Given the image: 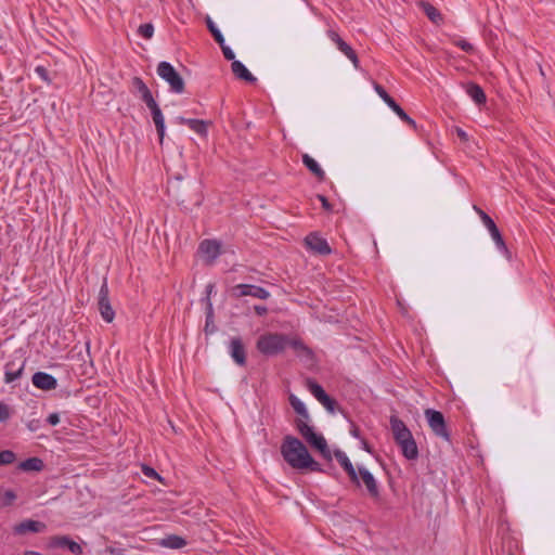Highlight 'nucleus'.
<instances>
[{"label": "nucleus", "instance_id": "f257e3e1", "mask_svg": "<svg viewBox=\"0 0 555 555\" xmlns=\"http://www.w3.org/2000/svg\"><path fill=\"white\" fill-rule=\"evenodd\" d=\"M284 461L294 469L322 472L321 464L312 459L307 447L296 437L287 435L281 444Z\"/></svg>", "mask_w": 555, "mask_h": 555}, {"label": "nucleus", "instance_id": "f03ea898", "mask_svg": "<svg viewBox=\"0 0 555 555\" xmlns=\"http://www.w3.org/2000/svg\"><path fill=\"white\" fill-rule=\"evenodd\" d=\"M335 459L347 473L350 481L353 485L360 487L362 481L366 488L367 494L372 499H379V487L371 472H369L364 466H358V469H356L353 464L351 463V461L344 451H335Z\"/></svg>", "mask_w": 555, "mask_h": 555}, {"label": "nucleus", "instance_id": "7ed1b4c3", "mask_svg": "<svg viewBox=\"0 0 555 555\" xmlns=\"http://www.w3.org/2000/svg\"><path fill=\"white\" fill-rule=\"evenodd\" d=\"M288 347V336L281 333H264L256 343L257 350L266 357L282 353Z\"/></svg>", "mask_w": 555, "mask_h": 555}, {"label": "nucleus", "instance_id": "20e7f679", "mask_svg": "<svg viewBox=\"0 0 555 555\" xmlns=\"http://www.w3.org/2000/svg\"><path fill=\"white\" fill-rule=\"evenodd\" d=\"M309 418L298 417L295 422L296 429L301 435V437L313 448H315L320 453L326 457H331V452L328 450L326 440L322 435L314 433L313 427L309 425Z\"/></svg>", "mask_w": 555, "mask_h": 555}, {"label": "nucleus", "instance_id": "39448f33", "mask_svg": "<svg viewBox=\"0 0 555 555\" xmlns=\"http://www.w3.org/2000/svg\"><path fill=\"white\" fill-rule=\"evenodd\" d=\"M157 74L169 85L171 92L177 94L184 92L183 78L169 62H160L157 66Z\"/></svg>", "mask_w": 555, "mask_h": 555}, {"label": "nucleus", "instance_id": "423d86ee", "mask_svg": "<svg viewBox=\"0 0 555 555\" xmlns=\"http://www.w3.org/2000/svg\"><path fill=\"white\" fill-rule=\"evenodd\" d=\"M424 414L433 433L449 442L451 440V435L447 428L443 414L434 409L425 410Z\"/></svg>", "mask_w": 555, "mask_h": 555}, {"label": "nucleus", "instance_id": "0eeeda50", "mask_svg": "<svg viewBox=\"0 0 555 555\" xmlns=\"http://www.w3.org/2000/svg\"><path fill=\"white\" fill-rule=\"evenodd\" d=\"M231 297L233 298H242L245 296H250L257 299L267 300L270 298V292L266 288L254 285V284H237L234 285L230 291Z\"/></svg>", "mask_w": 555, "mask_h": 555}, {"label": "nucleus", "instance_id": "6e6552de", "mask_svg": "<svg viewBox=\"0 0 555 555\" xmlns=\"http://www.w3.org/2000/svg\"><path fill=\"white\" fill-rule=\"evenodd\" d=\"M109 291L106 280L102 283L100 291H99V297H98V306L99 311L103 320L107 323L113 322L115 318V311L111 305L109 301Z\"/></svg>", "mask_w": 555, "mask_h": 555}, {"label": "nucleus", "instance_id": "1a4fd4ad", "mask_svg": "<svg viewBox=\"0 0 555 555\" xmlns=\"http://www.w3.org/2000/svg\"><path fill=\"white\" fill-rule=\"evenodd\" d=\"M307 388L314 398L331 413L335 411L336 401L332 399L323 387L313 379H307Z\"/></svg>", "mask_w": 555, "mask_h": 555}, {"label": "nucleus", "instance_id": "9d476101", "mask_svg": "<svg viewBox=\"0 0 555 555\" xmlns=\"http://www.w3.org/2000/svg\"><path fill=\"white\" fill-rule=\"evenodd\" d=\"M327 37L336 44L337 49L348 57L354 67H359V59L356 51L333 29L327 30Z\"/></svg>", "mask_w": 555, "mask_h": 555}, {"label": "nucleus", "instance_id": "9b49d317", "mask_svg": "<svg viewBox=\"0 0 555 555\" xmlns=\"http://www.w3.org/2000/svg\"><path fill=\"white\" fill-rule=\"evenodd\" d=\"M305 244L310 250L319 255H330L332 253L327 241L317 233L308 234Z\"/></svg>", "mask_w": 555, "mask_h": 555}, {"label": "nucleus", "instance_id": "f8f14e48", "mask_svg": "<svg viewBox=\"0 0 555 555\" xmlns=\"http://www.w3.org/2000/svg\"><path fill=\"white\" fill-rule=\"evenodd\" d=\"M228 349L231 358L237 365H246V349L241 337H232Z\"/></svg>", "mask_w": 555, "mask_h": 555}, {"label": "nucleus", "instance_id": "ddd939ff", "mask_svg": "<svg viewBox=\"0 0 555 555\" xmlns=\"http://www.w3.org/2000/svg\"><path fill=\"white\" fill-rule=\"evenodd\" d=\"M390 427L397 444L413 437L411 430L406 427L404 422L395 415L390 417Z\"/></svg>", "mask_w": 555, "mask_h": 555}, {"label": "nucleus", "instance_id": "4468645a", "mask_svg": "<svg viewBox=\"0 0 555 555\" xmlns=\"http://www.w3.org/2000/svg\"><path fill=\"white\" fill-rule=\"evenodd\" d=\"M176 121L179 125H185L188 126L192 131L197 133L198 135L206 138L208 134V126L209 122L203 119H195V118H185L182 116H179L176 118Z\"/></svg>", "mask_w": 555, "mask_h": 555}, {"label": "nucleus", "instance_id": "2eb2a0df", "mask_svg": "<svg viewBox=\"0 0 555 555\" xmlns=\"http://www.w3.org/2000/svg\"><path fill=\"white\" fill-rule=\"evenodd\" d=\"M31 382L36 388L41 390H53L57 387L56 378L46 372H36Z\"/></svg>", "mask_w": 555, "mask_h": 555}, {"label": "nucleus", "instance_id": "dca6fc26", "mask_svg": "<svg viewBox=\"0 0 555 555\" xmlns=\"http://www.w3.org/2000/svg\"><path fill=\"white\" fill-rule=\"evenodd\" d=\"M221 245L216 240H204L199 244V251L209 263H212L220 255Z\"/></svg>", "mask_w": 555, "mask_h": 555}, {"label": "nucleus", "instance_id": "f3484780", "mask_svg": "<svg viewBox=\"0 0 555 555\" xmlns=\"http://www.w3.org/2000/svg\"><path fill=\"white\" fill-rule=\"evenodd\" d=\"M47 526L44 522L33 520V519H26L21 521L20 524L15 525L13 528V532L15 534L22 535L27 532H43L46 530Z\"/></svg>", "mask_w": 555, "mask_h": 555}, {"label": "nucleus", "instance_id": "a211bd4d", "mask_svg": "<svg viewBox=\"0 0 555 555\" xmlns=\"http://www.w3.org/2000/svg\"><path fill=\"white\" fill-rule=\"evenodd\" d=\"M131 92L139 95L140 99L147 105L154 100L153 94L146 83L140 77H133L131 80Z\"/></svg>", "mask_w": 555, "mask_h": 555}, {"label": "nucleus", "instance_id": "6ab92c4d", "mask_svg": "<svg viewBox=\"0 0 555 555\" xmlns=\"http://www.w3.org/2000/svg\"><path fill=\"white\" fill-rule=\"evenodd\" d=\"M150 111H151V114H152V118H153V121L155 124V127H156V130H157V134H158V138H159V143L162 144L163 141H164V137H165V118H164V115L157 104L156 101H153L152 103H149L146 105Z\"/></svg>", "mask_w": 555, "mask_h": 555}, {"label": "nucleus", "instance_id": "aec40b11", "mask_svg": "<svg viewBox=\"0 0 555 555\" xmlns=\"http://www.w3.org/2000/svg\"><path fill=\"white\" fill-rule=\"evenodd\" d=\"M231 69L234 76L241 80L247 81L249 83L257 81V78L246 68V66L241 61H233L231 64Z\"/></svg>", "mask_w": 555, "mask_h": 555}, {"label": "nucleus", "instance_id": "412c9836", "mask_svg": "<svg viewBox=\"0 0 555 555\" xmlns=\"http://www.w3.org/2000/svg\"><path fill=\"white\" fill-rule=\"evenodd\" d=\"M25 363L22 362L18 365L14 361H10L5 364L4 382L11 384L18 379L24 371Z\"/></svg>", "mask_w": 555, "mask_h": 555}, {"label": "nucleus", "instance_id": "4be33fe9", "mask_svg": "<svg viewBox=\"0 0 555 555\" xmlns=\"http://www.w3.org/2000/svg\"><path fill=\"white\" fill-rule=\"evenodd\" d=\"M402 452V455L410 461L416 460L418 457V449L415 442V439L411 437L410 439L402 441L398 444Z\"/></svg>", "mask_w": 555, "mask_h": 555}, {"label": "nucleus", "instance_id": "5701e85b", "mask_svg": "<svg viewBox=\"0 0 555 555\" xmlns=\"http://www.w3.org/2000/svg\"><path fill=\"white\" fill-rule=\"evenodd\" d=\"M466 93L477 105H483L487 101V96L483 89L477 83H467Z\"/></svg>", "mask_w": 555, "mask_h": 555}, {"label": "nucleus", "instance_id": "b1692460", "mask_svg": "<svg viewBox=\"0 0 555 555\" xmlns=\"http://www.w3.org/2000/svg\"><path fill=\"white\" fill-rule=\"evenodd\" d=\"M301 159L304 165L317 177L318 180L323 181L325 179L324 170L313 157L309 154H304Z\"/></svg>", "mask_w": 555, "mask_h": 555}, {"label": "nucleus", "instance_id": "393cba45", "mask_svg": "<svg viewBox=\"0 0 555 555\" xmlns=\"http://www.w3.org/2000/svg\"><path fill=\"white\" fill-rule=\"evenodd\" d=\"M43 467V461L39 457H29L18 464V468L23 472H40Z\"/></svg>", "mask_w": 555, "mask_h": 555}, {"label": "nucleus", "instance_id": "a878e982", "mask_svg": "<svg viewBox=\"0 0 555 555\" xmlns=\"http://www.w3.org/2000/svg\"><path fill=\"white\" fill-rule=\"evenodd\" d=\"M422 8L426 16L434 23L438 24L442 21V15L438 9L428 2H423Z\"/></svg>", "mask_w": 555, "mask_h": 555}, {"label": "nucleus", "instance_id": "bb28decb", "mask_svg": "<svg viewBox=\"0 0 555 555\" xmlns=\"http://www.w3.org/2000/svg\"><path fill=\"white\" fill-rule=\"evenodd\" d=\"M490 233V236L491 238L493 240V242L495 243V246L496 248L503 253L505 256H509V250L503 240V236L499 230V228L492 230L489 232Z\"/></svg>", "mask_w": 555, "mask_h": 555}, {"label": "nucleus", "instance_id": "cd10ccee", "mask_svg": "<svg viewBox=\"0 0 555 555\" xmlns=\"http://www.w3.org/2000/svg\"><path fill=\"white\" fill-rule=\"evenodd\" d=\"M289 403L299 417L309 418V413L306 409L305 403L297 398L295 395L289 396Z\"/></svg>", "mask_w": 555, "mask_h": 555}, {"label": "nucleus", "instance_id": "c85d7f7f", "mask_svg": "<svg viewBox=\"0 0 555 555\" xmlns=\"http://www.w3.org/2000/svg\"><path fill=\"white\" fill-rule=\"evenodd\" d=\"M69 537L67 535H54L51 537L48 542L49 548H67Z\"/></svg>", "mask_w": 555, "mask_h": 555}, {"label": "nucleus", "instance_id": "c756f323", "mask_svg": "<svg viewBox=\"0 0 555 555\" xmlns=\"http://www.w3.org/2000/svg\"><path fill=\"white\" fill-rule=\"evenodd\" d=\"M474 210L478 214L483 225L487 228V230L489 232L498 228L496 224L494 223L493 219L488 214H486L482 209H480L478 206L475 205Z\"/></svg>", "mask_w": 555, "mask_h": 555}, {"label": "nucleus", "instance_id": "7c9ffc66", "mask_svg": "<svg viewBox=\"0 0 555 555\" xmlns=\"http://www.w3.org/2000/svg\"><path fill=\"white\" fill-rule=\"evenodd\" d=\"M288 346L292 347L295 351L299 353H305L307 356H311L312 351L308 348L301 339L298 338H289L288 337Z\"/></svg>", "mask_w": 555, "mask_h": 555}, {"label": "nucleus", "instance_id": "2f4dec72", "mask_svg": "<svg viewBox=\"0 0 555 555\" xmlns=\"http://www.w3.org/2000/svg\"><path fill=\"white\" fill-rule=\"evenodd\" d=\"M185 544H186L185 540L179 535H169L163 542V545L170 547V548H181V547L185 546Z\"/></svg>", "mask_w": 555, "mask_h": 555}, {"label": "nucleus", "instance_id": "473e14b6", "mask_svg": "<svg viewBox=\"0 0 555 555\" xmlns=\"http://www.w3.org/2000/svg\"><path fill=\"white\" fill-rule=\"evenodd\" d=\"M206 25H207L208 30L212 35L214 39L216 40V42L223 43V40H224L223 35L221 34L219 28L215 25V23L212 22V20L209 16L206 17Z\"/></svg>", "mask_w": 555, "mask_h": 555}, {"label": "nucleus", "instance_id": "72a5a7b5", "mask_svg": "<svg viewBox=\"0 0 555 555\" xmlns=\"http://www.w3.org/2000/svg\"><path fill=\"white\" fill-rule=\"evenodd\" d=\"M138 35L146 40L154 35V26L151 23L141 24L137 30Z\"/></svg>", "mask_w": 555, "mask_h": 555}, {"label": "nucleus", "instance_id": "f704fd0d", "mask_svg": "<svg viewBox=\"0 0 555 555\" xmlns=\"http://www.w3.org/2000/svg\"><path fill=\"white\" fill-rule=\"evenodd\" d=\"M16 460V455L11 450L0 451V465H10L14 463Z\"/></svg>", "mask_w": 555, "mask_h": 555}, {"label": "nucleus", "instance_id": "c9c22d12", "mask_svg": "<svg viewBox=\"0 0 555 555\" xmlns=\"http://www.w3.org/2000/svg\"><path fill=\"white\" fill-rule=\"evenodd\" d=\"M12 416V409L9 404L0 401V423H7Z\"/></svg>", "mask_w": 555, "mask_h": 555}, {"label": "nucleus", "instance_id": "e433bc0d", "mask_svg": "<svg viewBox=\"0 0 555 555\" xmlns=\"http://www.w3.org/2000/svg\"><path fill=\"white\" fill-rule=\"evenodd\" d=\"M16 500V494L13 490H7L3 493L2 506H10Z\"/></svg>", "mask_w": 555, "mask_h": 555}, {"label": "nucleus", "instance_id": "4c0bfd02", "mask_svg": "<svg viewBox=\"0 0 555 555\" xmlns=\"http://www.w3.org/2000/svg\"><path fill=\"white\" fill-rule=\"evenodd\" d=\"M218 44L220 46V48L222 50V53H223V56H224L225 60L232 61V62L236 61L234 52L232 51V49L230 47H228L225 44L224 40H223V43H218Z\"/></svg>", "mask_w": 555, "mask_h": 555}, {"label": "nucleus", "instance_id": "58836bf2", "mask_svg": "<svg viewBox=\"0 0 555 555\" xmlns=\"http://www.w3.org/2000/svg\"><path fill=\"white\" fill-rule=\"evenodd\" d=\"M35 73L46 82L50 83L51 79L49 77V73L44 66L38 65L35 68Z\"/></svg>", "mask_w": 555, "mask_h": 555}, {"label": "nucleus", "instance_id": "ea45409f", "mask_svg": "<svg viewBox=\"0 0 555 555\" xmlns=\"http://www.w3.org/2000/svg\"><path fill=\"white\" fill-rule=\"evenodd\" d=\"M67 550L73 554L80 555L82 554V547L77 542L73 541L70 538L67 543Z\"/></svg>", "mask_w": 555, "mask_h": 555}, {"label": "nucleus", "instance_id": "a19ab883", "mask_svg": "<svg viewBox=\"0 0 555 555\" xmlns=\"http://www.w3.org/2000/svg\"><path fill=\"white\" fill-rule=\"evenodd\" d=\"M142 473L149 478L160 479V476L157 474V472L147 465H143Z\"/></svg>", "mask_w": 555, "mask_h": 555}, {"label": "nucleus", "instance_id": "79ce46f5", "mask_svg": "<svg viewBox=\"0 0 555 555\" xmlns=\"http://www.w3.org/2000/svg\"><path fill=\"white\" fill-rule=\"evenodd\" d=\"M387 105L389 108H391V111L395 113L396 109H398L400 107L399 104H397V102L389 95L387 94L384 99H382Z\"/></svg>", "mask_w": 555, "mask_h": 555}, {"label": "nucleus", "instance_id": "37998d69", "mask_svg": "<svg viewBox=\"0 0 555 555\" xmlns=\"http://www.w3.org/2000/svg\"><path fill=\"white\" fill-rule=\"evenodd\" d=\"M387 105L389 108H391V111L395 113L396 109H398L400 107L399 104H397V102L389 95L387 94L384 99H382Z\"/></svg>", "mask_w": 555, "mask_h": 555}, {"label": "nucleus", "instance_id": "c03bdc74", "mask_svg": "<svg viewBox=\"0 0 555 555\" xmlns=\"http://www.w3.org/2000/svg\"><path fill=\"white\" fill-rule=\"evenodd\" d=\"M387 105L389 108H391V111L395 113L396 109H398L400 107L399 104H397V102L389 95L387 94L384 99H382Z\"/></svg>", "mask_w": 555, "mask_h": 555}, {"label": "nucleus", "instance_id": "a18cd8bd", "mask_svg": "<svg viewBox=\"0 0 555 555\" xmlns=\"http://www.w3.org/2000/svg\"><path fill=\"white\" fill-rule=\"evenodd\" d=\"M205 331L207 334L214 333L212 312L211 311H209V313L207 314Z\"/></svg>", "mask_w": 555, "mask_h": 555}, {"label": "nucleus", "instance_id": "49530a36", "mask_svg": "<svg viewBox=\"0 0 555 555\" xmlns=\"http://www.w3.org/2000/svg\"><path fill=\"white\" fill-rule=\"evenodd\" d=\"M457 46L465 52H472L474 50V47L472 43H469L466 40H461L457 42Z\"/></svg>", "mask_w": 555, "mask_h": 555}, {"label": "nucleus", "instance_id": "de8ad7c7", "mask_svg": "<svg viewBox=\"0 0 555 555\" xmlns=\"http://www.w3.org/2000/svg\"><path fill=\"white\" fill-rule=\"evenodd\" d=\"M317 197L321 202L322 207L325 210H327V211L332 210V205L330 204V202L327 201V198L324 195L319 194Z\"/></svg>", "mask_w": 555, "mask_h": 555}, {"label": "nucleus", "instance_id": "09e8293b", "mask_svg": "<svg viewBox=\"0 0 555 555\" xmlns=\"http://www.w3.org/2000/svg\"><path fill=\"white\" fill-rule=\"evenodd\" d=\"M47 422L51 425V426H55L60 423V416L57 413H51L48 417H47Z\"/></svg>", "mask_w": 555, "mask_h": 555}, {"label": "nucleus", "instance_id": "8fccbe9b", "mask_svg": "<svg viewBox=\"0 0 555 555\" xmlns=\"http://www.w3.org/2000/svg\"><path fill=\"white\" fill-rule=\"evenodd\" d=\"M254 311L256 312V314H258L259 317H262V315H266L268 313V308L266 306H261V305H255L254 306Z\"/></svg>", "mask_w": 555, "mask_h": 555}, {"label": "nucleus", "instance_id": "3c124183", "mask_svg": "<svg viewBox=\"0 0 555 555\" xmlns=\"http://www.w3.org/2000/svg\"><path fill=\"white\" fill-rule=\"evenodd\" d=\"M374 90L376 91L380 99H384L388 94L384 87L376 82L374 83Z\"/></svg>", "mask_w": 555, "mask_h": 555}, {"label": "nucleus", "instance_id": "603ef678", "mask_svg": "<svg viewBox=\"0 0 555 555\" xmlns=\"http://www.w3.org/2000/svg\"><path fill=\"white\" fill-rule=\"evenodd\" d=\"M395 114L402 120L405 121L409 119V115L402 109L400 106L398 109H396Z\"/></svg>", "mask_w": 555, "mask_h": 555}, {"label": "nucleus", "instance_id": "864d4df0", "mask_svg": "<svg viewBox=\"0 0 555 555\" xmlns=\"http://www.w3.org/2000/svg\"><path fill=\"white\" fill-rule=\"evenodd\" d=\"M456 134L459 135V138H461L462 140L466 141L467 140V133L461 129V128H457L456 129Z\"/></svg>", "mask_w": 555, "mask_h": 555}, {"label": "nucleus", "instance_id": "5fc2aeb1", "mask_svg": "<svg viewBox=\"0 0 555 555\" xmlns=\"http://www.w3.org/2000/svg\"><path fill=\"white\" fill-rule=\"evenodd\" d=\"M405 124H408L410 127H412L413 129H416V122L414 119H412L410 116H409V119H406L404 121Z\"/></svg>", "mask_w": 555, "mask_h": 555}, {"label": "nucleus", "instance_id": "6e6d98bb", "mask_svg": "<svg viewBox=\"0 0 555 555\" xmlns=\"http://www.w3.org/2000/svg\"><path fill=\"white\" fill-rule=\"evenodd\" d=\"M24 555H41L39 552L36 551H26Z\"/></svg>", "mask_w": 555, "mask_h": 555}, {"label": "nucleus", "instance_id": "4d7b16f0", "mask_svg": "<svg viewBox=\"0 0 555 555\" xmlns=\"http://www.w3.org/2000/svg\"><path fill=\"white\" fill-rule=\"evenodd\" d=\"M362 443H363V448H364V450H366L367 452H371L370 447H369V444L366 443V441H364V440H363V441H362Z\"/></svg>", "mask_w": 555, "mask_h": 555}, {"label": "nucleus", "instance_id": "13d9d810", "mask_svg": "<svg viewBox=\"0 0 555 555\" xmlns=\"http://www.w3.org/2000/svg\"><path fill=\"white\" fill-rule=\"evenodd\" d=\"M352 436L359 437V430L357 428L351 430Z\"/></svg>", "mask_w": 555, "mask_h": 555}, {"label": "nucleus", "instance_id": "bf43d9fd", "mask_svg": "<svg viewBox=\"0 0 555 555\" xmlns=\"http://www.w3.org/2000/svg\"><path fill=\"white\" fill-rule=\"evenodd\" d=\"M28 427H29V429L35 430L36 429V424H33V422H31V423H29Z\"/></svg>", "mask_w": 555, "mask_h": 555}, {"label": "nucleus", "instance_id": "052dcab7", "mask_svg": "<svg viewBox=\"0 0 555 555\" xmlns=\"http://www.w3.org/2000/svg\"><path fill=\"white\" fill-rule=\"evenodd\" d=\"M28 427H29V429L35 430L36 429V424H33V422H31V423H29Z\"/></svg>", "mask_w": 555, "mask_h": 555}, {"label": "nucleus", "instance_id": "680f3d73", "mask_svg": "<svg viewBox=\"0 0 555 555\" xmlns=\"http://www.w3.org/2000/svg\"><path fill=\"white\" fill-rule=\"evenodd\" d=\"M86 349H87L88 352L90 351V340L86 341Z\"/></svg>", "mask_w": 555, "mask_h": 555}, {"label": "nucleus", "instance_id": "e2e57ef3", "mask_svg": "<svg viewBox=\"0 0 555 555\" xmlns=\"http://www.w3.org/2000/svg\"><path fill=\"white\" fill-rule=\"evenodd\" d=\"M509 555H514V554H509Z\"/></svg>", "mask_w": 555, "mask_h": 555}]
</instances>
